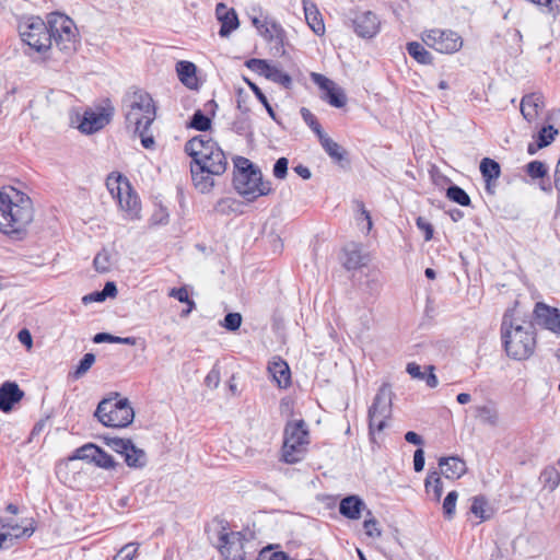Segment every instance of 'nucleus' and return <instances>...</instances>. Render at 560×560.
<instances>
[{"instance_id":"864d4df0","label":"nucleus","mask_w":560,"mask_h":560,"mask_svg":"<svg viewBox=\"0 0 560 560\" xmlns=\"http://www.w3.org/2000/svg\"><path fill=\"white\" fill-rule=\"evenodd\" d=\"M370 517L363 522V528L365 534L372 538H378L382 535V530L378 527V522L372 516L371 511L368 512Z\"/></svg>"},{"instance_id":"7ed1b4c3","label":"nucleus","mask_w":560,"mask_h":560,"mask_svg":"<svg viewBox=\"0 0 560 560\" xmlns=\"http://www.w3.org/2000/svg\"><path fill=\"white\" fill-rule=\"evenodd\" d=\"M501 339L506 354L514 360H526L535 351L536 332L532 323L514 317V310H508L501 323Z\"/></svg>"},{"instance_id":"c85d7f7f","label":"nucleus","mask_w":560,"mask_h":560,"mask_svg":"<svg viewBox=\"0 0 560 560\" xmlns=\"http://www.w3.org/2000/svg\"><path fill=\"white\" fill-rule=\"evenodd\" d=\"M475 417L483 424L497 427L499 423V412L493 402L472 407Z\"/></svg>"},{"instance_id":"de8ad7c7","label":"nucleus","mask_w":560,"mask_h":560,"mask_svg":"<svg viewBox=\"0 0 560 560\" xmlns=\"http://www.w3.org/2000/svg\"><path fill=\"white\" fill-rule=\"evenodd\" d=\"M250 90L254 92L255 96L258 98V101L264 105V107L266 108L268 115L276 121L279 124V120L277 118V115L273 110V108L271 107V105L269 104L268 102V98L266 97V95L262 93V91L259 89L258 85H256L255 83L253 82H249L247 81Z\"/></svg>"},{"instance_id":"7c9ffc66","label":"nucleus","mask_w":560,"mask_h":560,"mask_svg":"<svg viewBox=\"0 0 560 560\" xmlns=\"http://www.w3.org/2000/svg\"><path fill=\"white\" fill-rule=\"evenodd\" d=\"M126 464L131 468H142L147 465V454L132 442L124 454Z\"/></svg>"},{"instance_id":"4be33fe9","label":"nucleus","mask_w":560,"mask_h":560,"mask_svg":"<svg viewBox=\"0 0 560 560\" xmlns=\"http://www.w3.org/2000/svg\"><path fill=\"white\" fill-rule=\"evenodd\" d=\"M441 474L447 479H458L466 472V463L456 456L439 459Z\"/></svg>"},{"instance_id":"4468645a","label":"nucleus","mask_w":560,"mask_h":560,"mask_svg":"<svg viewBox=\"0 0 560 560\" xmlns=\"http://www.w3.org/2000/svg\"><path fill=\"white\" fill-rule=\"evenodd\" d=\"M312 81L324 92L322 98L336 108H341L347 103V96L341 88L320 73L313 72Z\"/></svg>"},{"instance_id":"69168bd1","label":"nucleus","mask_w":560,"mask_h":560,"mask_svg":"<svg viewBox=\"0 0 560 560\" xmlns=\"http://www.w3.org/2000/svg\"><path fill=\"white\" fill-rule=\"evenodd\" d=\"M106 298L104 296L102 291H94L90 294H86L82 298V303L88 305L93 302H103Z\"/></svg>"},{"instance_id":"f704fd0d","label":"nucleus","mask_w":560,"mask_h":560,"mask_svg":"<svg viewBox=\"0 0 560 560\" xmlns=\"http://www.w3.org/2000/svg\"><path fill=\"white\" fill-rule=\"evenodd\" d=\"M539 479L545 488L552 491L560 483V474L555 467L548 466L540 472Z\"/></svg>"},{"instance_id":"5fc2aeb1","label":"nucleus","mask_w":560,"mask_h":560,"mask_svg":"<svg viewBox=\"0 0 560 560\" xmlns=\"http://www.w3.org/2000/svg\"><path fill=\"white\" fill-rule=\"evenodd\" d=\"M242 324V315L240 313H228L223 319V327L230 331H235Z\"/></svg>"},{"instance_id":"e433bc0d","label":"nucleus","mask_w":560,"mask_h":560,"mask_svg":"<svg viewBox=\"0 0 560 560\" xmlns=\"http://www.w3.org/2000/svg\"><path fill=\"white\" fill-rule=\"evenodd\" d=\"M259 34L268 42L279 40L282 42L284 31L280 24L272 22L269 26H266V32H262L261 27L258 26Z\"/></svg>"},{"instance_id":"412c9836","label":"nucleus","mask_w":560,"mask_h":560,"mask_svg":"<svg viewBox=\"0 0 560 560\" xmlns=\"http://www.w3.org/2000/svg\"><path fill=\"white\" fill-rule=\"evenodd\" d=\"M24 396L19 385L14 382H4L0 386V410L9 412L14 404L19 402Z\"/></svg>"},{"instance_id":"4c0bfd02","label":"nucleus","mask_w":560,"mask_h":560,"mask_svg":"<svg viewBox=\"0 0 560 560\" xmlns=\"http://www.w3.org/2000/svg\"><path fill=\"white\" fill-rule=\"evenodd\" d=\"M525 171L532 179H542L548 173V167L544 162L535 160L526 165Z\"/></svg>"},{"instance_id":"39448f33","label":"nucleus","mask_w":560,"mask_h":560,"mask_svg":"<svg viewBox=\"0 0 560 560\" xmlns=\"http://www.w3.org/2000/svg\"><path fill=\"white\" fill-rule=\"evenodd\" d=\"M124 112L127 126H132L133 130L149 128L156 116L153 98L143 90H136L125 96Z\"/></svg>"},{"instance_id":"2f4dec72","label":"nucleus","mask_w":560,"mask_h":560,"mask_svg":"<svg viewBox=\"0 0 560 560\" xmlns=\"http://www.w3.org/2000/svg\"><path fill=\"white\" fill-rule=\"evenodd\" d=\"M407 51L421 65H431L433 62L432 55L418 42L408 43Z\"/></svg>"},{"instance_id":"a19ab883","label":"nucleus","mask_w":560,"mask_h":560,"mask_svg":"<svg viewBox=\"0 0 560 560\" xmlns=\"http://www.w3.org/2000/svg\"><path fill=\"white\" fill-rule=\"evenodd\" d=\"M98 446L92 443H88L75 450L74 455L71 459H82L93 463Z\"/></svg>"},{"instance_id":"ddd939ff","label":"nucleus","mask_w":560,"mask_h":560,"mask_svg":"<svg viewBox=\"0 0 560 560\" xmlns=\"http://www.w3.org/2000/svg\"><path fill=\"white\" fill-rule=\"evenodd\" d=\"M243 538L240 532H229L222 527L219 532L217 548L224 560H244Z\"/></svg>"},{"instance_id":"8fccbe9b","label":"nucleus","mask_w":560,"mask_h":560,"mask_svg":"<svg viewBox=\"0 0 560 560\" xmlns=\"http://www.w3.org/2000/svg\"><path fill=\"white\" fill-rule=\"evenodd\" d=\"M93 265L98 272H107L110 270V255L107 250L103 249L94 257Z\"/></svg>"},{"instance_id":"a211bd4d","label":"nucleus","mask_w":560,"mask_h":560,"mask_svg":"<svg viewBox=\"0 0 560 560\" xmlns=\"http://www.w3.org/2000/svg\"><path fill=\"white\" fill-rule=\"evenodd\" d=\"M112 109L101 108L98 112L85 110L79 125L81 132L91 135L104 128L110 120Z\"/></svg>"},{"instance_id":"e2e57ef3","label":"nucleus","mask_w":560,"mask_h":560,"mask_svg":"<svg viewBox=\"0 0 560 560\" xmlns=\"http://www.w3.org/2000/svg\"><path fill=\"white\" fill-rule=\"evenodd\" d=\"M406 371L412 378L424 380V373L421 371L420 365L415 362L408 363Z\"/></svg>"},{"instance_id":"393cba45","label":"nucleus","mask_w":560,"mask_h":560,"mask_svg":"<svg viewBox=\"0 0 560 560\" xmlns=\"http://www.w3.org/2000/svg\"><path fill=\"white\" fill-rule=\"evenodd\" d=\"M363 508L364 502L358 495H349L340 501L339 513L347 518L358 520Z\"/></svg>"},{"instance_id":"ea45409f","label":"nucleus","mask_w":560,"mask_h":560,"mask_svg":"<svg viewBox=\"0 0 560 560\" xmlns=\"http://www.w3.org/2000/svg\"><path fill=\"white\" fill-rule=\"evenodd\" d=\"M188 126L198 131H207L211 128V119L201 110H196Z\"/></svg>"},{"instance_id":"423d86ee","label":"nucleus","mask_w":560,"mask_h":560,"mask_svg":"<svg viewBox=\"0 0 560 560\" xmlns=\"http://www.w3.org/2000/svg\"><path fill=\"white\" fill-rule=\"evenodd\" d=\"M47 23L51 44L55 43L67 54L77 49L79 33L72 19L60 12H51L47 15Z\"/></svg>"},{"instance_id":"f8f14e48","label":"nucleus","mask_w":560,"mask_h":560,"mask_svg":"<svg viewBox=\"0 0 560 560\" xmlns=\"http://www.w3.org/2000/svg\"><path fill=\"white\" fill-rule=\"evenodd\" d=\"M422 42L442 54H454L463 46L462 37L454 31L433 28L423 32Z\"/></svg>"},{"instance_id":"6e6552de","label":"nucleus","mask_w":560,"mask_h":560,"mask_svg":"<svg viewBox=\"0 0 560 560\" xmlns=\"http://www.w3.org/2000/svg\"><path fill=\"white\" fill-rule=\"evenodd\" d=\"M308 443V430L304 420L287 423L282 446L283 462L287 464H295L302 460Z\"/></svg>"},{"instance_id":"f3484780","label":"nucleus","mask_w":560,"mask_h":560,"mask_svg":"<svg viewBox=\"0 0 560 560\" xmlns=\"http://www.w3.org/2000/svg\"><path fill=\"white\" fill-rule=\"evenodd\" d=\"M380 24V20L371 11L359 12L352 20L353 31L362 38L374 37L378 33Z\"/></svg>"},{"instance_id":"603ef678","label":"nucleus","mask_w":560,"mask_h":560,"mask_svg":"<svg viewBox=\"0 0 560 560\" xmlns=\"http://www.w3.org/2000/svg\"><path fill=\"white\" fill-rule=\"evenodd\" d=\"M457 498H458V493L453 490V491L448 492L444 499L443 513H444V516L448 520H451L455 514Z\"/></svg>"},{"instance_id":"774afa93","label":"nucleus","mask_w":560,"mask_h":560,"mask_svg":"<svg viewBox=\"0 0 560 560\" xmlns=\"http://www.w3.org/2000/svg\"><path fill=\"white\" fill-rule=\"evenodd\" d=\"M18 338L22 345L26 346L27 348L32 347L33 339H32L31 332L27 329L24 328V329L20 330L18 334Z\"/></svg>"},{"instance_id":"dca6fc26","label":"nucleus","mask_w":560,"mask_h":560,"mask_svg":"<svg viewBox=\"0 0 560 560\" xmlns=\"http://www.w3.org/2000/svg\"><path fill=\"white\" fill-rule=\"evenodd\" d=\"M534 317L538 325L560 335V313L558 308L538 302L534 308Z\"/></svg>"},{"instance_id":"a878e982","label":"nucleus","mask_w":560,"mask_h":560,"mask_svg":"<svg viewBox=\"0 0 560 560\" xmlns=\"http://www.w3.org/2000/svg\"><path fill=\"white\" fill-rule=\"evenodd\" d=\"M479 168H480L482 178L486 182V190L490 194H494V190H492V188H491V182L495 180L500 177V175H501L500 164L490 158H485L481 160Z\"/></svg>"},{"instance_id":"4d7b16f0","label":"nucleus","mask_w":560,"mask_h":560,"mask_svg":"<svg viewBox=\"0 0 560 560\" xmlns=\"http://www.w3.org/2000/svg\"><path fill=\"white\" fill-rule=\"evenodd\" d=\"M288 164L289 161L287 158L278 159L273 165V176L279 179L285 178L288 174Z\"/></svg>"},{"instance_id":"c9c22d12","label":"nucleus","mask_w":560,"mask_h":560,"mask_svg":"<svg viewBox=\"0 0 560 560\" xmlns=\"http://www.w3.org/2000/svg\"><path fill=\"white\" fill-rule=\"evenodd\" d=\"M446 197L463 207H468L471 202L469 195L457 185H451L447 187Z\"/></svg>"},{"instance_id":"20e7f679","label":"nucleus","mask_w":560,"mask_h":560,"mask_svg":"<svg viewBox=\"0 0 560 560\" xmlns=\"http://www.w3.org/2000/svg\"><path fill=\"white\" fill-rule=\"evenodd\" d=\"M233 185L236 191L247 201H254L260 196L271 192L270 182L262 180L260 170L248 159L236 156L234 160Z\"/></svg>"},{"instance_id":"cd10ccee","label":"nucleus","mask_w":560,"mask_h":560,"mask_svg":"<svg viewBox=\"0 0 560 560\" xmlns=\"http://www.w3.org/2000/svg\"><path fill=\"white\" fill-rule=\"evenodd\" d=\"M343 267L347 270H357L365 265L360 245L351 243L343 248Z\"/></svg>"},{"instance_id":"58836bf2","label":"nucleus","mask_w":560,"mask_h":560,"mask_svg":"<svg viewBox=\"0 0 560 560\" xmlns=\"http://www.w3.org/2000/svg\"><path fill=\"white\" fill-rule=\"evenodd\" d=\"M487 506L488 502L485 497L477 495L472 498V503L470 506V512L480 520L485 521L490 517L489 514H487Z\"/></svg>"},{"instance_id":"1a4fd4ad","label":"nucleus","mask_w":560,"mask_h":560,"mask_svg":"<svg viewBox=\"0 0 560 560\" xmlns=\"http://www.w3.org/2000/svg\"><path fill=\"white\" fill-rule=\"evenodd\" d=\"M22 40L33 50L45 54L51 47L47 20L39 16H31L19 25Z\"/></svg>"},{"instance_id":"6e6d98bb","label":"nucleus","mask_w":560,"mask_h":560,"mask_svg":"<svg viewBox=\"0 0 560 560\" xmlns=\"http://www.w3.org/2000/svg\"><path fill=\"white\" fill-rule=\"evenodd\" d=\"M138 548V542H129L125 545L116 556L117 558H122V560H132L137 555Z\"/></svg>"},{"instance_id":"2eb2a0df","label":"nucleus","mask_w":560,"mask_h":560,"mask_svg":"<svg viewBox=\"0 0 560 560\" xmlns=\"http://www.w3.org/2000/svg\"><path fill=\"white\" fill-rule=\"evenodd\" d=\"M545 108V98L541 93L525 94L520 104V109L523 118L535 128L538 127L539 116Z\"/></svg>"},{"instance_id":"f03ea898","label":"nucleus","mask_w":560,"mask_h":560,"mask_svg":"<svg viewBox=\"0 0 560 560\" xmlns=\"http://www.w3.org/2000/svg\"><path fill=\"white\" fill-rule=\"evenodd\" d=\"M34 219L32 199L23 191L5 186L0 190V232L13 241H22Z\"/></svg>"},{"instance_id":"aec40b11","label":"nucleus","mask_w":560,"mask_h":560,"mask_svg":"<svg viewBox=\"0 0 560 560\" xmlns=\"http://www.w3.org/2000/svg\"><path fill=\"white\" fill-rule=\"evenodd\" d=\"M215 15L221 23L219 31L221 37H228L240 25L236 11L233 8H228L225 3L220 2L217 4Z\"/></svg>"},{"instance_id":"338daca9","label":"nucleus","mask_w":560,"mask_h":560,"mask_svg":"<svg viewBox=\"0 0 560 560\" xmlns=\"http://www.w3.org/2000/svg\"><path fill=\"white\" fill-rule=\"evenodd\" d=\"M428 369H429L430 372H429V374L424 373V380L423 381H425L427 385L430 388H434L439 384L438 377L434 374V366L433 365H429Z\"/></svg>"},{"instance_id":"680f3d73","label":"nucleus","mask_w":560,"mask_h":560,"mask_svg":"<svg viewBox=\"0 0 560 560\" xmlns=\"http://www.w3.org/2000/svg\"><path fill=\"white\" fill-rule=\"evenodd\" d=\"M424 468V451L422 448H418L413 454V469L417 472L422 471Z\"/></svg>"},{"instance_id":"09e8293b","label":"nucleus","mask_w":560,"mask_h":560,"mask_svg":"<svg viewBox=\"0 0 560 560\" xmlns=\"http://www.w3.org/2000/svg\"><path fill=\"white\" fill-rule=\"evenodd\" d=\"M105 444L110 447L114 452L119 453L124 456L128 446L131 444V440L129 439H120V438H104Z\"/></svg>"},{"instance_id":"9b49d317","label":"nucleus","mask_w":560,"mask_h":560,"mask_svg":"<svg viewBox=\"0 0 560 560\" xmlns=\"http://www.w3.org/2000/svg\"><path fill=\"white\" fill-rule=\"evenodd\" d=\"M106 186L110 195L117 199L120 209L125 211L130 219L138 218L140 202L129 180L121 175H109L106 179Z\"/></svg>"},{"instance_id":"9d476101","label":"nucleus","mask_w":560,"mask_h":560,"mask_svg":"<svg viewBox=\"0 0 560 560\" xmlns=\"http://www.w3.org/2000/svg\"><path fill=\"white\" fill-rule=\"evenodd\" d=\"M392 389L384 384L377 390L372 405L368 411L369 433L371 436L375 432H382L386 427V421L392 417Z\"/></svg>"},{"instance_id":"052dcab7","label":"nucleus","mask_w":560,"mask_h":560,"mask_svg":"<svg viewBox=\"0 0 560 560\" xmlns=\"http://www.w3.org/2000/svg\"><path fill=\"white\" fill-rule=\"evenodd\" d=\"M545 9L546 12H551L560 7V0H528Z\"/></svg>"},{"instance_id":"13d9d810","label":"nucleus","mask_w":560,"mask_h":560,"mask_svg":"<svg viewBox=\"0 0 560 560\" xmlns=\"http://www.w3.org/2000/svg\"><path fill=\"white\" fill-rule=\"evenodd\" d=\"M416 225L419 230L424 232V241L429 242L433 238V226L430 222H428L424 218L418 217L416 220Z\"/></svg>"},{"instance_id":"72a5a7b5","label":"nucleus","mask_w":560,"mask_h":560,"mask_svg":"<svg viewBox=\"0 0 560 560\" xmlns=\"http://www.w3.org/2000/svg\"><path fill=\"white\" fill-rule=\"evenodd\" d=\"M266 79L280 84L284 89H291L292 86L291 75L275 65L270 66Z\"/></svg>"},{"instance_id":"c756f323","label":"nucleus","mask_w":560,"mask_h":560,"mask_svg":"<svg viewBox=\"0 0 560 560\" xmlns=\"http://www.w3.org/2000/svg\"><path fill=\"white\" fill-rule=\"evenodd\" d=\"M196 66L190 61H178L176 63V71L180 82L188 89L197 86Z\"/></svg>"},{"instance_id":"79ce46f5","label":"nucleus","mask_w":560,"mask_h":560,"mask_svg":"<svg viewBox=\"0 0 560 560\" xmlns=\"http://www.w3.org/2000/svg\"><path fill=\"white\" fill-rule=\"evenodd\" d=\"M300 113L304 122L313 130L317 138H319V135L325 133L317 118L310 109H307L306 107H302L300 109Z\"/></svg>"},{"instance_id":"f257e3e1","label":"nucleus","mask_w":560,"mask_h":560,"mask_svg":"<svg viewBox=\"0 0 560 560\" xmlns=\"http://www.w3.org/2000/svg\"><path fill=\"white\" fill-rule=\"evenodd\" d=\"M191 158L190 173L195 187L202 194L214 186L213 176H221L228 168V159L219 144L206 136H196L185 143Z\"/></svg>"},{"instance_id":"3c124183","label":"nucleus","mask_w":560,"mask_h":560,"mask_svg":"<svg viewBox=\"0 0 560 560\" xmlns=\"http://www.w3.org/2000/svg\"><path fill=\"white\" fill-rule=\"evenodd\" d=\"M245 66L249 70H252L260 75H264L266 78L271 65L265 59L252 58L245 62Z\"/></svg>"},{"instance_id":"c03bdc74","label":"nucleus","mask_w":560,"mask_h":560,"mask_svg":"<svg viewBox=\"0 0 560 560\" xmlns=\"http://www.w3.org/2000/svg\"><path fill=\"white\" fill-rule=\"evenodd\" d=\"M93 464L104 469H113L117 466V463L114 460L113 456L101 447H98L96 451Z\"/></svg>"},{"instance_id":"5701e85b","label":"nucleus","mask_w":560,"mask_h":560,"mask_svg":"<svg viewBox=\"0 0 560 560\" xmlns=\"http://www.w3.org/2000/svg\"><path fill=\"white\" fill-rule=\"evenodd\" d=\"M268 371L280 388H287L291 385V372L289 365L281 358H277L268 365Z\"/></svg>"},{"instance_id":"6ab92c4d","label":"nucleus","mask_w":560,"mask_h":560,"mask_svg":"<svg viewBox=\"0 0 560 560\" xmlns=\"http://www.w3.org/2000/svg\"><path fill=\"white\" fill-rule=\"evenodd\" d=\"M0 549H9L14 545L15 539L20 537H30L34 529L28 527H21L12 525L10 522L0 521Z\"/></svg>"},{"instance_id":"473e14b6","label":"nucleus","mask_w":560,"mask_h":560,"mask_svg":"<svg viewBox=\"0 0 560 560\" xmlns=\"http://www.w3.org/2000/svg\"><path fill=\"white\" fill-rule=\"evenodd\" d=\"M425 491L428 493H433V499L435 501H440L443 493V483L440 477V472L431 471L428 474L424 481Z\"/></svg>"},{"instance_id":"0eeeda50","label":"nucleus","mask_w":560,"mask_h":560,"mask_svg":"<svg viewBox=\"0 0 560 560\" xmlns=\"http://www.w3.org/2000/svg\"><path fill=\"white\" fill-rule=\"evenodd\" d=\"M94 416L105 427L126 428L132 422L135 412L127 398H104L98 402Z\"/></svg>"},{"instance_id":"37998d69","label":"nucleus","mask_w":560,"mask_h":560,"mask_svg":"<svg viewBox=\"0 0 560 560\" xmlns=\"http://www.w3.org/2000/svg\"><path fill=\"white\" fill-rule=\"evenodd\" d=\"M558 135V129H556L553 126L548 125L541 127V129L537 133V141L538 147H547L549 145L553 140L555 137Z\"/></svg>"},{"instance_id":"b1692460","label":"nucleus","mask_w":560,"mask_h":560,"mask_svg":"<svg viewBox=\"0 0 560 560\" xmlns=\"http://www.w3.org/2000/svg\"><path fill=\"white\" fill-rule=\"evenodd\" d=\"M303 9L305 14V20L311 27V30L318 36L324 35L325 33V24L323 22L322 15L315 3L308 0H303Z\"/></svg>"},{"instance_id":"49530a36","label":"nucleus","mask_w":560,"mask_h":560,"mask_svg":"<svg viewBox=\"0 0 560 560\" xmlns=\"http://www.w3.org/2000/svg\"><path fill=\"white\" fill-rule=\"evenodd\" d=\"M168 295L188 305V310L183 311V316L189 314L196 305L195 302L189 299L188 292L185 288H173Z\"/></svg>"},{"instance_id":"0e129e2a","label":"nucleus","mask_w":560,"mask_h":560,"mask_svg":"<svg viewBox=\"0 0 560 560\" xmlns=\"http://www.w3.org/2000/svg\"><path fill=\"white\" fill-rule=\"evenodd\" d=\"M357 207H358V211L362 215V219L366 222V232H370L373 226L370 212L365 209L364 203L362 201H358Z\"/></svg>"},{"instance_id":"bf43d9fd","label":"nucleus","mask_w":560,"mask_h":560,"mask_svg":"<svg viewBox=\"0 0 560 560\" xmlns=\"http://www.w3.org/2000/svg\"><path fill=\"white\" fill-rule=\"evenodd\" d=\"M149 128H142V130H133L136 135H138L141 139V144L145 149H152L154 147V138L153 136L147 135Z\"/></svg>"},{"instance_id":"a18cd8bd","label":"nucleus","mask_w":560,"mask_h":560,"mask_svg":"<svg viewBox=\"0 0 560 560\" xmlns=\"http://www.w3.org/2000/svg\"><path fill=\"white\" fill-rule=\"evenodd\" d=\"M94 362L95 355L93 353H85L75 370L72 372V377L74 380L82 377L91 369Z\"/></svg>"},{"instance_id":"bb28decb","label":"nucleus","mask_w":560,"mask_h":560,"mask_svg":"<svg viewBox=\"0 0 560 560\" xmlns=\"http://www.w3.org/2000/svg\"><path fill=\"white\" fill-rule=\"evenodd\" d=\"M320 145L325 150V152L340 166H343V162L347 163V151L339 145L336 141H334L326 133L319 135L318 138Z\"/></svg>"}]
</instances>
